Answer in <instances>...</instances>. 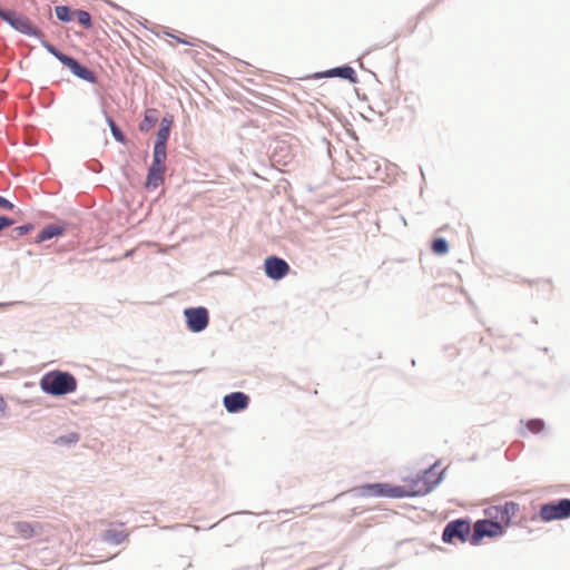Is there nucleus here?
Masks as SVG:
<instances>
[{
    "label": "nucleus",
    "mask_w": 570,
    "mask_h": 570,
    "mask_svg": "<svg viewBox=\"0 0 570 570\" xmlns=\"http://www.w3.org/2000/svg\"><path fill=\"white\" fill-rule=\"evenodd\" d=\"M471 531L470 523L465 520H455L449 522L442 533V540L452 543L455 540L465 542Z\"/></svg>",
    "instance_id": "obj_6"
},
{
    "label": "nucleus",
    "mask_w": 570,
    "mask_h": 570,
    "mask_svg": "<svg viewBox=\"0 0 570 570\" xmlns=\"http://www.w3.org/2000/svg\"><path fill=\"white\" fill-rule=\"evenodd\" d=\"M326 76H328V77H341V78L347 79V80H350L352 82L356 81L355 70L352 67H348V66L334 68V69L327 71Z\"/></svg>",
    "instance_id": "obj_15"
},
{
    "label": "nucleus",
    "mask_w": 570,
    "mask_h": 570,
    "mask_svg": "<svg viewBox=\"0 0 570 570\" xmlns=\"http://www.w3.org/2000/svg\"><path fill=\"white\" fill-rule=\"evenodd\" d=\"M40 386L48 394L65 395L76 391L77 381L67 372L52 371L41 379Z\"/></svg>",
    "instance_id": "obj_2"
},
{
    "label": "nucleus",
    "mask_w": 570,
    "mask_h": 570,
    "mask_svg": "<svg viewBox=\"0 0 570 570\" xmlns=\"http://www.w3.org/2000/svg\"><path fill=\"white\" fill-rule=\"evenodd\" d=\"M106 539L107 540H110L112 542H116V543H120L121 541H124L125 539V535L122 533H120L119 535L116 534L114 531H107L106 532Z\"/></svg>",
    "instance_id": "obj_24"
},
{
    "label": "nucleus",
    "mask_w": 570,
    "mask_h": 570,
    "mask_svg": "<svg viewBox=\"0 0 570 570\" xmlns=\"http://www.w3.org/2000/svg\"><path fill=\"white\" fill-rule=\"evenodd\" d=\"M448 249H449V246H448V243L445 242V239L436 238L433 240L432 250L435 254L443 255V254L448 253Z\"/></svg>",
    "instance_id": "obj_20"
},
{
    "label": "nucleus",
    "mask_w": 570,
    "mask_h": 570,
    "mask_svg": "<svg viewBox=\"0 0 570 570\" xmlns=\"http://www.w3.org/2000/svg\"><path fill=\"white\" fill-rule=\"evenodd\" d=\"M173 125L171 117H164L160 121V128L157 132L156 144L157 146H166L170 134V127Z\"/></svg>",
    "instance_id": "obj_14"
},
{
    "label": "nucleus",
    "mask_w": 570,
    "mask_h": 570,
    "mask_svg": "<svg viewBox=\"0 0 570 570\" xmlns=\"http://www.w3.org/2000/svg\"><path fill=\"white\" fill-rule=\"evenodd\" d=\"M540 517L544 521H552L570 517V500L562 499L557 503L543 504L540 509Z\"/></svg>",
    "instance_id": "obj_7"
},
{
    "label": "nucleus",
    "mask_w": 570,
    "mask_h": 570,
    "mask_svg": "<svg viewBox=\"0 0 570 570\" xmlns=\"http://www.w3.org/2000/svg\"><path fill=\"white\" fill-rule=\"evenodd\" d=\"M519 505L514 502H505L503 505L491 507L487 514L499 523L504 530L511 523L512 518L517 515Z\"/></svg>",
    "instance_id": "obj_5"
},
{
    "label": "nucleus",
    "mask_w": 570,
    "mask_h": 570,
    "mask_svg": "<svg viewBox=\"0 0 570 570\" xmlns=\"http://www.w3.org/2000/svg\"><path fill=\"white\" fill-rule=\"evenodd\" d=\"M75 17L77 18L78 22L83 26L86 29L91 28V17L89 12L85 10H76Z\"/></svg>",
    "instance_id": "obj_19"
},
{
    "label": "nucleus",
    "mask_w": 570,
    "mask_h": 570,
    "mask_svg": "<svg viewBox=\"0 0 570 570\" xmlns=\"http://www.w3.org/2000/svg\"><path fill=\"white\" fill-rule=\"evenodd\" d=\"M184 314L191 332H202L207 327L209 318L205 307L187 308Z\"/></svg>",
    "instance_id": "obj_8"
},
{
    "label": "nucleus",
    "mask_w": 570,
    "mask_h": 570,
    "mask_svg": "<svg viewBox=\"0 0 570 570\" xmlns=\"http://www.w3.org/2000/svg\"><path fill=\"white\" fill-rule=\"evenodd\" d=\"M175 39H176L178 42H180V43H184V45H191V42H190V41L185 40V39H181V38H179V37H175Z\"/></svg>",
    "instance_id": "obj_29"
},
{
    "label": "nucleus",
    "mask_w": 570,
    "mask_h": 570,
    "mask_svg": "<svg viewBox=\"0 0 570 570\" xmlns=\"http://www.w3.org/2000/svg\"><path fill=\"white\" fill-rule=\"evenodd\" d=\"M14 532L22 539H31L32 537L41 533L42 527L40 523H31L27 521H19L13 524Z\"/></svg>",
    "instance_id": "obj_11"
},
{
    "label": "nucleus",
    "mask_w": 570,
    "mask_h": 570,
    "mask_svg": "<svg viewBox=\"0 0 570 570\" xmlns=\"http://www.w3.org/2000/svg\"><path fill=\"white\" fill-rule=\"evenodd\" d=\"M55 12L57 18L65 22L71 21L75 18V11L72 12L67 6H57Z\"/></svg>",
    "instance_id": "obj_18"
},
{
    "label": "nucleus",
    "mask_w": 570,
    "mask_h": 570,
    "mask_svg": "<svg viewBox=\"0 0 570 570\" xmlns=\"http://www.w3.org/2000/svg\"><path fill=\"white\" fill-rule=\"evenodd\" d=\"M0 208L11 210L13 208V204L4 197L0 196Z\"/></svg>",
    "instance_id": "obj_28"
},
{
    "label": "nucleus",
    "mask_w": 570,
    "mask_h": 570,
    "mask_svg": "<svg viewBox=\"0 0 570 570\" xmlns=\"http://www.w3.org/2000/svg\"><path fill=\"white\" fill-rule=\"evenodd\" d=\"M63 233V228L58 225H49L45 227L37 236V243L51 239L52 237L59 236Z\"/></svg>",
    "instance_id": "obj_16"
},
{
    "label": "nucleus",
    "mask_w": 570,
    "mask_h": 570,
    "mask_svg": "<svg viewBox=\"0 0 570 570\" xmlns=\"http://www.w3.org/2000/svg\"><path fill=\"white\" fill-rule=\"evenodd\" d=\"M33 229V226L31 224L19 226L14 229L18 236H23L31 232Z\"/></svg>",
    "instance_id": "obj_25"
},
{
    "label": "nucleus",
    "mask_w": 570,
    "mask_h": 570,
    "mask_svg": "<svg viewBox=\"0 0 570 570\" xmlns=\"http://www.w3.org/2000/svg\"><path fill=\"white\" fill-rule=\"evenodd\" d=\"M12 28L27 36L42 37V32L37 27H35L27 17L20 14L14 20Z\"/></svg>",
    "instance_id": "obj_12"
},
{
    "label": "nucleus",
    "mask_w": 570,
    "mask_h": 570,
    "mask_svg": "<svg viewBox=\"0 0 570 570\" xmlns=\"http://www.w3.org/2000/svg\"><path fill=\"white\" fill-rule=\"evenodd\" d=\"M165 171L166 167L151 164L147 175L146 187L157 188L164 180Z\"/></svg>",
    "instance_id": "obj_13"
},
{
    "label": "nucleus",
    "mask_w": 570,
    "mask_h": 570,
    "mask_svg": "<svg viewBox=\"0 0 570 570\" xmlns=\"http://www.w3.org/2000/svg\"><path fill=\"white\" fill-rule=\"evenodd\" d=\"M265 273L272 279H281L289 272V265L282 258L269 256L264 262Z\"/></svg>",
    "instance_id": "obj_9"
},
{
    "label": "nucleus",
    "mask_w": 570,
    "mask_h": 570,
    "mask_svg": "<svg viewBox=\"0 0 570 570\" xmlns=\"http://www.w3.org/2000/svg\"><path fill=\"white\" fill-rule=\"evenodd\" d=\"M223 402L229 413H236L248 406L249 397L242 392H234L226 395Z\"/></svg>",
    "instance_id": "obj_10"
},
{
    "label": "nucleus",
    "mask_w": 570,
    "mask_h": 570,
    "mask_svg": "<svg viewBox=\"0 0 570 570\" xmlns=\"http://www.w3.org/2000/svg\"><path fill=\"white\" fill-rule=\"evenodd\" d=\"M6 409V402L0 396V412H3Z\"/></svg>",
    "instance_id": "obj_30"
},
{
    "label": "nucleus",
    "mask_w": 570,
    "mask_h": 570,
    "mask_svg": "<svg viewBox=\"0 0 570 570\" xmlns=\"http://www.w3.org/2000/svg\"><path fill=\"white\" fill-rule=\"evenodd\" d=\"M19 17L18 13L11 10H3L0 8V18L8 22L11 27L14 23V20Z\"/></svg>",
    "instance_id": "obj_23"
},
{
    "label": "nucleus",
    "mask_w": 570,
    "mask_h": 570,
    "mask_svg": "<svg viewBox=\"0 0 570 570\" xmlns=\"http://www.w3.org/2000/svg\"><path fill=\"white\" fill-rule=\"evenodd\" d=\"M42 46L55 56L61 63L71 70V72L80 79L95 82L96 78L92 71L85 66L80 65L76 59L60 52L52 45L47 41H42Z\"/></svg>",
    "instance_id": "obj_3"
},
{
    "label": "nucleus",
    "mask_w": 570,
    "mask_h": 570,
    "mask_svg": "<svg viewBox=\"0 0 570 570\" xmlns=\"http://www.w3.org/2000/svg\"><path fill=\"white\" fill-rule=\"evenodd\" d=\"M502 527L493 520H479L473 525L471 543L478 544L484 537L494 538L503 534Z\"/></svg>",
    "instance_id": "obj_4"
},
{
    "label": "nucleus",
    "mask_w": 570,
    "mask_h": 570,
    "mask_svg": "<svg viewBox=\"0 0 570 570\" xmlns=\"http://www.w3.org/2000/svg\"><path fill=\"white\" fill-rule=\"evenodd\" d=\"M107 122L110 127L114 138L119 142H125V136L118 128V126L115 124V121L110 117H107Z\"/></svg>",
    "instance_id": "obj_21"
},
{
    "label": "nucleus",
    "mask_w": 570,
    "mask_h": 570,
    "mask_svg": "<svg viewBox=\"0 0 570 570\" xmlns=\"http://www.w3.org/2000/svg\"><path fill=\"white\" fill-rule=\"evenodd\" d=\"M527 428L532 433H540L544 429V423L542 420L533 419L527 422Z\"/></svg>",
    "instance_id": "obj_22"
},
{
    "label": "nucleus",
    "mask_w": 570,
    "mask_h": 570,
    "mask_svg": "<svg viewBox=\"0 0 570 570\" xmlns=\"http://www.w3.org/2000/svg\"><path fill=\"white\" fill-rule=\"evenodd\" d=\"M79 440V435L77 433H70L68 436H62L59 439V442L63 443H75Z\"/></svg>",
    "instance_id": "obj_26"
},
{
    "label": "nucleus",
    "mask_w": 570,
    "mask_h": 570,
    "mask_svg": "<svg viewBox=\"0 0 570 570\" xmlns=\"http://www.w3.org/2000/svg\"><path fill=\"white\" fill-rule=\"evenodd\" d=\"M13 224H14V220H12L8 217H4V216H0V232Z\"/></svg>",
    "instance_id": "obj_27"
},
{
    "label": "nucleus",
    "mask_w": 570,
    "mask_h": 570,
    "mask_svg": "<svg viewBox=\"0 0 570 570\" xmlns=\"http://www.w3.org/2000/svg\"><path fill=\"white\" fill-rule=\"evenodd\" d=\"M166 158H167V151L166 146H157L154 147V157H153V165L163 166L166 167Z\"/></svg>",
    "instance_id": "obj_17"
},
{
    "label": "nucleus",
    "mask_w": 570,
    "mask_h": 570,
    "mask_svg": "<svg viewBox=\"0 0 570 570\" xmlns=\"http://www.w3.org/2000/svg\"><path fill=\"white\" fill-rule=\"evenodd\" d=\"M440 481L441 473L436 470V464H434L414 478L405 479L402 485L373 483L361 487L360 491L364 497H419L428 494Z\"/></svg>",
    "instance_id": "obj_1"
}]
</instances>
